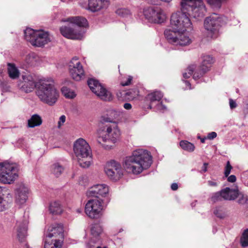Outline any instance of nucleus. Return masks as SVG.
I'll list each match as a JSON object with an SVG mask.
<instances>
[{
	"label": "nucleus",
	"mask_w": 248,
	"mask_h": 248,
	"mask_svg": "<svg viewBox=\"0 0 248 248\" xmlns=\"http://www.w3.org/2000/svg\"><path fill=\"white\" fill-rule=\"evenodd\" d=\"M29 189L24 184L20 185L16 189V201L17 203L22 205L24 204L28 198Z\"/></svg>",
	"instance_id": "19"
},
{
	"label": "nucleus",
	"mask_w": 248,
	"mask_h": 248,
	"mask_svg": "<svg viewBox=\"0 0 248 248\" xmlns=\"http://www.w3.org/2000/svg\"><path fill=\"white\" fill-rule=\"evenodd\" d=\"M206 1L209 5L214 7L220 8L221 7L220 0H206Z\"/></svg>",
	"instance_id": "45"
},
{
	"label": "nucleus",
	"mask_w": 248,
	"mask_h": 248,
	"mask_svg": "<svg viewBox=\"0 0 248 248\" xmlns=\"http://www.w3.org/2000/svg\"><path fill=\"white\" fill-rule=\"evenodd\" d=\"M25 248H29V247H28V246L26 245Z\"/></svg>",
	"instance_id": "64"
},
{
	"label": "nucleus",
	"mask_w": 248,
	"mask_h": 248,
	"mask_svg": "<svg viewBox=\"0 0 248 248\" xmlns=\"http://www.w3.org/2000/svg\"><path fill=\"white\" fill-rule=\"evenodd\" d=\"M232 169V167L230 163V162L228 161L227 162L226 167L225 168V170H224V175L226 177H227L230 174L231 170Z\"/></svg>",
	"instance_id": "46"
},
{
	"label": "nucleus",
	"mask_w": 248,
	"mask_h": 248,
	"mask_svg": "<svg viewBox=\"0 0 248 248\" xmlns=\"http://www.w3.org/2000/svg\"><path fill=\"white\" fill-rule=\"evenodd\" d=\"M208 164L207 163H204L203 165V166L202 167L201 172H205L207 171V166Z\"/></svg>",
	"instance_id": "55"
},
{
	"label": "nucleus",
	"mask_w": 248,
	"mask_h": 248,
	"mask_svg": "<svg viewBox=\"0 0 248 248\" xmlns=\"http://www.w3.org/2000/svg\"><path fill=\"white\" fill-rule=\"evenodd\" d=\"M102 6V0H89L88 9L91 11H97L100 10Z\"/></svg>",
	"instance_id": "29"
},
{
	"label": "nucleus",
	"mask_w": 248,
	"mask_h": 248,
	"mask_svg": "<svg viewBox=\"0 0 248 248\" xmlns=\"http://www.w3.org/2000/svg\"><path fill=\"white\" fill-rule=\"evenodd\" d=\"M62 93L68 98H73L76 96L75 93L71 91L69 88L66 87H63L61 89Z\"/></svg>",
	"instance_id": "38"
},
{
	"label": "nucleus",
	"mask_w": 248,
	"mask_h": 248,
	"mask_svg": "<svg viewBox=\"0 0 248 248\" xmlns=\"http://www.w3.org/2000/svg\"><path fill=\"white\" fill-rule=\"evenodd\" d=\"M153 4H156V5L159 4V3H158V2H154Z\"/></svg>",
	"instance_id": "63"
},
{
	"label": "nucleus",
	"mask_w": 248,
	"mask_h": 248,
	"mask_svg": "<svg viewBox=\"0 0 248 248\" xmlns=\"http://www.w3.org/2000/svg\"><path fill=\"white\" fill-rule=\"evenodd\" d=\"M240 242L243 247H248V229L245 230L243 232Z\"/></svg>",
	"instance_id": "40"
},
{
	"label": "nucleus",
	"mask_w": 248,
	"mask_h": 248,
	"mask_svg": "<svg viewBox=\"0 0 248 248\" xmlns=\"http://www.w3.org/2000/svg\"><path fill=\"white\" fill-rule=\"evenodd\" d=\"M120 113V111L113 109H109L106 115L101 117V122L102 123H113L114 119L119 117Z\"/></svg>",
	"instance_id": "23"
},
{
	"label": "nucleus",
	"mask_w": 248,
	"mask_h": 248,
	"mask_svg": "<svg viewBox=\"0 0 248 248\" xmlns=\"http://www.w3.org/2000/svg\"><path fill=\"white\" fill-rule=\"evenodd\" d=\"M25 39L33 46H43L50 41L49 34L43 30H34L27 28L24 31Z\"/></svg>",
	"instance_id": "7"
},
{
	"label": "nucleus",
	"mask_w": 248,
	"mask_h": 248,
	"mask_svg": "<svg viewBox=\"0 0 248 248\" xmlns=\"http://www.w3.org/2000/svg\"><path fill=\"white\" fill-rule=\"evenodd\" d=\"M217 136V134L215 132H212L208 133L207 138L209 140H213Z\"/></svg>",
	"instance_id": "51"
},
{
	"label": "nucleus",
	"mask_w": 248,
	"mask_h": 248,
	"mask_svg": "<svg viewBox=\"0 0 248 248\" xmlns=\"http://www.w3.org/2000/svg\"><path fill=\"white\" fill-rule=\"evenodd\" d=\"M236 180V177L234 175H231L230 176H228L227 180L229 182L233 183L235 182Z\"/></svg>",
	"instance_id": "53"
},
{
	"label": "nucleus",
	"mask_w": 248,
	"mask_h": 248,
	"mask_svg": "<svg viewBox=\"0 0 248 248\" xmlns=\"http://www.w3.org/2000/svg\"><path fill=\"white\" fill-rule=\"evenodd\" d=\"M121 134L117 124L113 123L103 127L99 128L96 132L95 136L97 142L103 146L102 142H116L120 140Z\"/></svg>",
	"instance_id": "5"
},
{
	"label": "nucleus",
	"mask_w": 248,
	"mask_h": 248,
	"mask_svg": "<svg viewBox=\"0 0 248 248\" xmlns=\"http://www.w3.org/2000/svg\"><path fill=\"white\" fill-rule=\"evenodd\" d=\"M145 18L150 22L155 23H161L166 19L164 12L158 8H148L144 12Z\"/></svg>",
	"instance_id": "15"
},
{
	"label": "nucleus",
	"mask_w": 248,
	"mask_h": 248,
	"mask_svg": "<svg viewBox=\"0 0 248 248\" xmlns=\"http://www.w3.org/2000/svg\"><path fill=\"white\" fill-rule=\"evenodd\" d=\"M229 104L231 108L232 109L236 107V103L232 99H230L229 100Z\"/></svg>",
	"instance_id": "52"
},
{
	"label": "nucleus",
	"mask_w": 248,
	"mask_h": 248,
	"mask_svg": "<svg viewBox=\"0 0 248 248\" xmlns=\"http://www.w3.org/2000/svg\"><path fill=\"white\" fill-rule=\"evenodd\" d=\"M92 242H93V239L91 240V241L89 242V243L87 244V246L91 248V243Z\"/></svg>",
	"instance_id": "59"
},
{
	"label": "nucleus",
	"mask_w": 248,
	"mask_h": 248,
	"mask_svg": "<svg viewBox=\"0 0 248 248\" xmlns=\"http://www.w3.org/2000/svg\"><path fill=\"white\" fill-rule=\"evenodd\" d=\"M180 145L183 150L189 152H193L195 149L194 145L187 140H182Z\"/></svg>",
	"instance_id": "35"
},
{
	"label": "nucleus",
	"mask_w": 248,
	"mask_h": 248,
	"mask_svg": "<svg viewBox=\"0 0 248 248\" xmlns=\"http://www.w3.org/2000/svg\"><path fill=\"white\" fill-rule=\"evenodd\" d=\"M213 58L209 55L203 56L200 67L193 74V78L195 80L200 78L206 72L209 70L211 64L213 62Z\"/></svg>",
	"instance_id": "17"
},
{
	"label": "nucleus",
	"mask_w": 248,
	"mask_h": 248,
	"mask_svg": "<svg viewBox=\"0 0 248 248\" xmlns=\"http://www.w3.org/2000/svg\"><path fill=\"white\" fill-rule=\"evenodd\" d=\"M139 92L137 89H133L126 92V94L130 99H133L139 95Z\"/></svg>",
	"instance_id": "42"
},
{
	"label": "nucleus",
	"mask_w": 248,
	"mask_h": 248,
	"mask_svg": "<svg viewBox=\"0 0 248 248\" xmlns=\"http://www.w3.org/2000/svg\"><path fill=\"white\" fill-rule=\"evenodd\" d=\"M189 10H190V16L198 19L203 17L206 11L202 0L199 1L198 3L194 6H192L191 8H189Z\"/></svg>",
	"instance_id": "20"
},
{
	"label": "nucleus",
	"mask_w": 248,
	"mask_h": 248,
	"mask_svg": "<svg viewBox=\"0 0 248 248\" xmlns=\"http://www.w3.org/2000/svg\"><path fill=\"white\" fill-rule=\"evenodd\" d=\"M223 199L228 201L234 200L239 195L237 188L226 187L221 190Z\"/></svg>",
	"instance_id": "22"
},
{
	"label": "nucleus",
	"mask_w": 248,
	"mask_h": 248,
	"mask_svg": "<svg viewBox=\"0 0 248 248\" xmlns=\"http://www.w3.org/2000/svg\"><path fill=\"white\" fill-rule=\"evenodd\" d=\"M8 194L7 188L5 187L0 186V212L5 210L7 206V202L3 199V197Z\"/></svg>",
	"instance_id": "28"
},
{
	"label": "nucleus",
	"mask_w": 248,
	"mask_h": 248,
	"mask_svg": "<svg viewBox=\"0 0 248 248\" xmlns=\"http://www.w3.org/2000/svg\"><path fill=\"white\" fill-rule=\"evenodd\" d=\"M190 13L188 10H181L173 13L170 17V25L172 29L178 32L188 31L192 29V24L189 16Z\"/></svg>",
	"instance_id": "6"
},
{
	"label": "nucleus",
	"mask_w": 248,
	"mask_h": 248,
	"mask_svg": "<svg viewBox=\"0 0 248 248\" xmlns=\"http://www.w3.org/2000/svg\"><path fill=\"white\" fill-rule=\"evenodd\" d=\"M91 231L93 236L96 237L102 233L103 229L99 224H94L92 225Z\"/></svg>",
	"instance_id": "36"
},
{
	"label": "nucleus",
	"mask_w": 248,
	"mask_h": 248,
	"mask_svg": "<svg viewBox=\"0 0 248 248\" xmlns=\"http://www.w3.org/2000/svg\"><path fill=\"white\" fill-rule=\"evenodd\" d=\"M116 13L123 17H126L130 15V11L126 8H119L116 11Z\"/></svg>",
	"instance_id": "41"
},
{
	"label": "nucleus",
	"mask_w": 248,
	"mask_h": 248,
	"mask_svg": "<svg viewBox=\"0 0 248 248\" xmlns=\"http://www.w3.org/2000/svg\"><path fill=\"white\" fill-rule=\"evenodd\" d=\"M132 77L131 76H129L127 79V80L126 81L124 82V81H122L121 82V85L123 86H127V85H129L131 82V81L132 80Z\"/></svg>",
	"instance_id": "49"
},
{
	"label": "nucleus",
	"mask_w": 248,
	"mask_h": 248,
	"mask_svg": "<svg viewBox=\"0 0 248 248\" xmlns=\"http://www.w3.org/2000/svg\"><path fill=\"white\" fill-rule=\"evenodd\" d=\"M88 84L91 90L101 100L108 101L112 100V93L107 90L97 80L91 78L88 80Z\"/></svg>",
	"instance_id": "11"
},
{
	"label": "nucleus",
	"mask_w": 248,
	"mask_h": 248,
	"mask_svg": "<svg viewBox=\"0 0 248 248\" xmlns=\"http://www.w3.org/2000/svg\"><path fill=\"white\" fill-rule=\"evenodd\" d=\"M71 24L68 26H62L60 28L61 34L65 37L73 40L81 39L84 33V30L81 27L88 25L86 18L83 17H71L63 20Z\"/></svg>",
	"instance_id": "2"
},
{
	"label": "nucleus",
	"mask_w": 248,
	"mask_h": 248,
	"mask_svg": "<svg viewBox=\"0 0 248 248\" xmlns=\"http://www.w3.org/2000/svg\"><path fill=\"white\" fill-rule=\"evenodd\" d=\"M42 123L41 117L38 114H33L28 120V124L30 127H34L39 126Z\"/></svg>",
	"instance_id": "31"
},
{
	"label": "nucleus",
	"mask_w": 248,
	"mask_h": 248,
	"mask_svg": "<svg viewBox=\"0 0 248 248\" xmlns=\"http://www.w3.org/2000/svg\"><path fill=\"white\" fill-rule=\"evenodd\" d=\"M227 0H220V2H221V4L222 3V2L225 1H226Z\"/></svg>",
	"instance_id": "62"
},
{
	"label": "nucleus",
	"mask_w": 248,
	"mask_h": 248,
	"mask_svg": "<svg viewBox=\"0 0 248 248\" xmlns=\"http://www.w3.org/2000/svg\"><path fill=\"white\" fill-rule=\"evenodd\" d=\"M36 93L41 101L49 106L54 105L59 96L53 81L46 79L40 80Z\"/></svg>",
	"instance_id": "3"
},
{
	"label": "nucleus",
	"mask_w": 248,
	"mask_h": 248,
	"mask_svg": "<svg viewBox=\"0 0 248 248\" xmlns=\"http://www.w3.org/2000/svg\"><path fill=\"white\" fill-rule=\"evenodd\" d=\"M222 199L221 190L214 193L211 198V201L214 202L221 201Z\"/></svg>",
	"instance_id": "44"
},
{
	"label": "nucleus",
	"mask_w": 248,
	"mask_h": 248,
	"mask_svg": "<svg viewBox=\"0 0 248 248\" xmlns=\"http://www.w3.org/2000/svg\"><path fill=\"white\" fill-rule=\"evenodd\" d=\"M69 71L72 78L76 81H79L85 76L83 67L77 57L73 58L69 63Z\"/></svg>",
	"instance_id": "13"
},
{
	"label": "nucleus",
	"mask_w": 248,
	"mask_h": 248,
	"mask_svg": "<svg viewBox=\"0 0 248 248\" xmlns=\"http://www.w3.org/2000/svg\"><path fill=\"white\" fill-rule=\"evenodd\" d=\"M198 70V69H196V66L195 65H192L189 66L186 72L183 73V77L185 78H189L191 75L195 73V72Z\"/></svg>",
	"instance_id": "39"
},
{
	"label": "nucleus",
	"mask_w": 248,
	"mask_h": 248,
	"mask_svg": "<svg viewBox=\"0 0 248 248\" xmlns=\"http://www.w3.org/2000/svg\"><path fill=\"white\" fill-rule=\"evenodd\" d=\"M178 188V184L177 183H173L171 185V189L172 190H176Z\"/></svg>",
	"instance_id": "57"
},
{
	"label": "nucleus",
	"mask_w": 248,
	"mask_h": 248,
	"mask_svg": "<svg viewBox=\"0 0 248 248\" xmlns=\"http://www.w3.org/2000/svg\"><path fill=\"white\" fill-rule=\"evenodd\" d=\"M225 22L224 17L216 14H213L206 17L204 20L205 29L210 33L212 38H216L219 29Z\"/></svg>",
	"instance_id": "9"
},
{
	"label": "nucleus",
	"mask_w": 248,
	"mask_h": 248,
	"mask_svg": "<svg viewBox=\"0 0 248 248\" xmlns=\"http://www.w3.org/2000/svg\"><path fill=\"white\" fill-rule=\"evenodd\" d=\"M108 192V187L105 184H97L91 187L86 192L88 197H95L99 199V196H106Z\"/></svg>",
	"instance_id": "18"
},
{
	"label": "nucleus",
	"mask_w": 248,
	"mask_h": 248,
	"mask_svg": "<svg viewBox=\"0 0 248 248\" xmlns=\"http://www.w3.org/2000/svg\"><path fill=\"white\" fill-rule=\"evenodd\" d=\"M74 151L80 166L88 168L92 160V150L88 143L83 139H78L74 143Z\"/></svg>",
	"instance_id": "4"
},
{
	"label": "nucleus",
	"mask_w": 248,
	"mask_h": 248,
	"mask_svg": "<svg viewBox=\"0 0 248 248\" xmlns=\"http://www.w3.org/2000/svg\"><path fill=\"white\" fill-rule=\"evenodd\" d=\"M51 170L55 176L59 177L63 172L64 168L59 163H56L51 166Z\"/></svg>",
	"instance_id": "34"
},
{
	"label": "nucleus",
	"mask_w": 248,
	"mask_h": 248,
	"mask_svg": "<svg viewBox=\"0 0 248 248\" xmlns=\"http://www.w3.org/2000/svg\"><path fill=\"white\" fill-rule=\"evenodd\" d=\"M214 214L218 217L222 218L224 217L223 214L220 212V210L216 208L214 212Z\"/></svg>",
	"instance_id": "48"
},
{
	"label": "nucleus",
	"mask_w": 248,
	"mask_h": 248,
	"mask_svg": "<svg viewBox=\"0 0 248 248\" xmlns=\"http://www.w3.org/2000/svg\"><path fill=\"white\" fill-rule=\"evenodd\" d=\"M161 1L165 2L166 3H170L172 0H160Z\"/></svg>",
	"instance_id": "60"
},
{
	"label": "nucleus",
	"mask_w": 248,
	"mask_h": 248,
	"mask_svg": "<svg viewBox=\"0 0 248 248\" xmlns=\"http://www.w3.org/2000/svg\"><path fill=\"white\" fill-rule=\"evenodd\" d=\"M49 210L53 214H61L62 212L61 205L58 202H52L49 205Z\"/></svg>",
	"instance_id": "33"
},
{
	"label": "nucleus",
	"mask_w": 248,
	"mask_h": 248,
	"mask_svg": "<svg viewBox=\"0 0 248 248\" xmlns=\"http://www.w3.org/2000/svg\"><path fill=\"white\" fill-rule=\"evenodd\" d=\"M156 107V109L158 110L164 111V110H166V107L163 105L162 103H159L157 104Z\"/></svg>",
	"instance_id": "50"
},
{
	"label": "nucleus",
	"mask_w": 248,
	"mask_h": 248,
	"mask_svg": "<svg viewBox=\"0 0 248 248\" xmlns=\"http://www.w3.org/2000/svg\"><path fill=\"white\" fill-rule=\"evenodd\" d=\"M27 224L26 220L20 219L16 223L17 236L20 242H23L27 235Z\"/></svg>",
	"instance_id": "21"
},
{
	"label": "nucleus",
	"mask_w": 248,
	"mask_h": 248,
	"mask_svg": "<svg viewBox=\"0 0 248 248\" xmlns=\"http://www.w3.org/2000/svg\"><path fill=\"white\" fill-rule=\"evenodd\" d=\"M185 82L186 85V86H188L189 89H191V87H190L191 85H190V82L188 81H185Z\"/></svg>",
	"instance_id": "58"
},
{
	"label": "nucleus",
	"mask_w": 248,
	"mask_h": 248,
	"mask_svg": "<svg viewBox=\"0 0 248 248\" xmlns=\"http://www.w3.org/2000/svg\"><path fill=\"white\" fill-rule=\"evenodd\" d=\"M39 58L35 53L28 54L25 58V62L28 66H35L38 64Z\"/></svg>",
	"instance_id": "30"
},
{
	"label": "nucleus",
	"mask_w": 248,
	"mask_h": 248,
	"mask_svg": "<svg viewBox=\"0 0 248 248\" xmlns=\"http://www.w3.org/2000/svg\"><path fill=\"white\" fill-rule=\"evenodd\" d=\"M16 164L4 162L0 163V182L3 184L13 183L18 175Z\"/></svg>",
	"instance_id": "8"
},
{
	"label": "nucleus",
	"mask_w": 248,
	"mask_h": 248,
	"mask_svg": "<svg viewBox=\"0 0 248 248\" xmlns=\"http://www.w3.org/2000/svg\"><path fill=\"white\" fill-rule=\"evenodd\" d=\"M152 162V156L150 153L147 150L139 149L124 158L123 167L128 173L139 174L143 170L148 169Z\"/></svg>",
	"instance_id": "1"
},
{
	"label": "nucleus",
	"mask_w": 248,
	"mask_h": 248,
	"mask_svg": "<svg viewBox=\"0 0 248 248\" xmlns=\"http://www.w3.org/2000/svg\"><path fill=\"white\" fill-rule=\"evenodd\" d=\"M45 240L51 242L58 243L60 241L61 244L63 243V229L62 225L55 224L50 226L47 231L45 233Z\"/></svg>",
	"instance_id": "12"
},
{
	"label": "nucleus",
	"mask_w": 248,
	"mask_h": 248,
	"mask_svg": "<svg viewBox=\"0 0 248 248\" xmlns=\"http://www.w3.org/2000/svg\"><path fill=\"white\" fill-rule=\"evenodd\" d=\"M66 120V117L65 115H62L60 118L58 123V128H60L65 123Z\"/></svg>",
	"instance_id": "47"
},
{
	"label": "nucleus",
	"mask_w": 248,
	"mask_h": 248,
	"mask_svg": "<svg viewBox=\"0 0 248 248\" xmlns=\"http://www.w3.org/2000/svg\"><path fill=\"white\" fill-rule=\"evenodd\" d=\"M58 241V243L51 242L49 241H45L44 248H62V244Z\"/></svg>",
	"instance_id": "37"
},
{
	"label": "nucleus",
	"mask_w": 248,
	"mask_h": 248,
	"mask_svg": "<svg viewBox=\"0 0 248 248\" xmlns=\"http://www.w3.org/2000/svg\"><path fill=\"white\" fill-rule=\"evenodd\" d=\"M163 97V94L159 91H155L154 93H149L147 96V99L150 101L151 105L149 106L151 108L154 102H159Z\"/></svg>",
	"instance_id": "27"
},
{
	"label": "nucleus",
	"mask_w": 248,
	"mask_h": 248,
	"mask_svg": "<svg viewBox=\"0 0 248 248\" xmlns=\"http://www.w3.org/2000/svg\"><path fill=\"white\" fill-rule=\"evenodd\" d=\"M175 42L174 45L185 46L189 45L191 41L189 37L186 33V32H184L178 33V37Z\"/></svg>",
	"instance_id": "24"
},
{
	"label": "nucleus",
	"mask_w": 248,
	"mask_h": 248,
	"mask_svg": "<svg viewBox=\"0 0 248 248\" xmlns=\"http://www.w3.org/2000/svg\"><path fill=\"white\" fill-rule=\"evenodd\" d=\"M7 73L9 77L12 79L18 78L20 72L18 68L13 63L7 64Z\"/></svg>",
	"instance_id": "26"
},
{
	"label": "nucleus",
	"mask_w": 248,
	"mask_h": 248,
	"mask_svg": "<svg viewBox=\"0 0 248 248\" xmlns=\"http://www.w3.org/2000/svg\"><path fill=\"white\" fill-rule=\"evenodd\" d=\"M238 197H239L238 202L239 204H244L248 203V196L247 195L239 192Z\"/></svg>",
	"instance_id": "43"
},
{
	"label": "nucleus",
	"mask_w": 248,
	"mask_h": 248,
	"mask_svg": "<svg viewBox=\"0 0 248 248\" xmlns=\"http://www.w3.org/2000/svg\"><path fill=\"white\" fill-rule=\"evenodd\" d=\"M36 78L35 75L25 74L22 76L17 84L19 89L26 93L31 92L37 86Z\"/></svg>",
	"instance_id": "14"
},
{
	"label": "nucleus",
	"mask_w": 248,
	"mask_h": 248,
	"mask_svg": "<svg viewBox=\"0 0 248 248\" xmlns=\"http://www.w3.org/2000/svg\"><path fill=\"white\" fill-rule=\"evenodd\" d=\"M207 184L210 186H217V183L215 181H208Z\"/></svg>",
	"instance_id": "54"
},
{
	"label": "nucleus",
	"mask_w": 248,
	"mask_h": 248,
	"mask_svg": "<svg viewBox=\"0 0 248 248\" xmlns=\"http://www.w3.org/2000/svg\"><path fill=\"white\" fill-rule=\"evenodd\" d=\"M124 108L126 109L129 110L132 108V105L130 103H126L124 104Z\"/></svg>",
	"instance_id": "56"
},
{
	"label": "nucleus",
	"mask_w": 248,
	"mask_h": 248,
	"mask_svg": "<svg viewBox=\"0 0 248 248\" xmlns=\"http://www.w3.org/2000/svg\"><path fill=\"white\" fill-rule=\"evenodd\" d=\"M105 171L108 176L114 181L119 179L123 174L121 164L114 160H111L106 164Z\"/></svg>",
	"instance_id": "16"
},
{
	"label": "nucleus",
	"mask_w": 248,
	"mask_h": 248,
	"mask_svg": "<svg viewBox=\"0 0 248 248\" xmlns=\"http://www.w3.org/2000/svg\"><path fill=\"white\" fill-rule=\"evenodd\" d=\"M168 29L164 31V35L169 43L174 45L178 37V32L177 30Z\"/></svg>",
	"instance_id": "25"
},
{
	"label": "nucleus",
	"mask_w": 248,
	"mask_h": 248,
	"mask_svg": "<svg viewBox=\"0 0 248 248\" xmlns=\"http://www.w3.org/2000/svg\"><path fill=\"white\" fill-rule=\"evenodd\" d=\"M204 141H205V140H204V139H202L201 140V142H202V143H204Z\"/></svg>",
	"instance_id": "61"
},
{
	"label": "nucleus",
	"mask_w": 248,
	"mask_h": 248,
	"mask_svg": "<svg viewBox=\"0 0 248 248\" xmlns=\"http://www.w3.org/2000/svg\"><path fill=\"white\" fill-rule=\"evenodd\" d=\"M199 1H202V0H182L181 8L183 10H188L190 12L189 8H191L192 6H194L198 3Z\"/></svg>",
	"instance_id": "32"
},
{
	"label": "nucleus",
	"mask_w": 248,
	"mask_h": 248,
	"mask_svg": "<svg viewBox=\"0 0 248 248\" xmlns=\"http://www.w3.org/2000/svg\"><path fill=\"white\" fill-rule=\"evenodd\" d=\"M103 200L94 199L89 200L85 207L86 214L91 218L97 219L103 215Z\"/></svg>",
	"instance_id": "10"
}]
</instances>
